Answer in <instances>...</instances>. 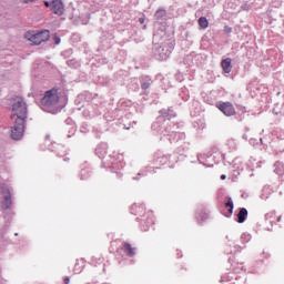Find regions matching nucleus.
<instances>
[{
	"mask_svg": "<svg viewBox=\"0 0 284 284\" xmlns=\"http://www.w3.org/2000/svg\"><path fill=\"white\" fill-rule=\"evenodd\" d=\"M28 115V109L24 100L21 98H14L12 104L11 119L13 121L26 122Z\"/></svg>",
	"mask_w": 284,
	"mask_h": 284,
	"instance_id": "obj_1",
	"label": "nucleus"
},
{
	"mask_svg": "<svg viewBox=\"0 0 284 284\" xmlns=\"http://www.w3.org/2000/svg\"><path fill=\"white\" fill-rule=\"evenodd\" d=\"M26 39L30 41L33 45H40L43 42H47L50 39V31H28L26 33Z\"/></svg>",
	"mask_w": 284,
	"mask_h": 284,
	"instance_id": "obj_2",
	"label": "nucleus"
},
{
	"mask_svg": "<svg viewBox=\"0 0 284 284\" xmlns=\"http://www.w3.org/2000/svg\"><path fill=\"white\" fill-rule=\"evenodd\" d=\"M60 101L58 89H50L45 91L44 97L41 100L42 108L48 111L50 108H54Z\"/></svg>",
	"mask_w": 284,
	"mask_h": 284,
	"instance_id": "obj_3",
	"label": "nucleus"
},
{
	"mask_svg": "<svg viewBox=\"0 0 284 284\" xmlns=\"http://www.w3.org/2000/svg\"><path fill=\"white\" fill-rule=\"evenodd\" d=\"M216 108L226 116L236 114V109L232 102H217Z\"/></svg>",
	"mask_w": 284,
	"mask_h": 284,
	"instance_id": "obj_4",
	"label": "nucleus"
},
{
	"mask_svg": "<svg viewBox=\"0 0 284 284\" xmlns=\"http://www.w3.org/2000/svg\"><path fill=\"white\" fill-rule=\"evenodd\" d=\"M24 123L26 122L14 121V125L11 129V138L13 140H20L23 136Z\"/></svg>",
	"mask_w": 284,
	"mask_h": 284,
	"instance_id": "obj_5",
	"label": "nucleus"
},
{
	"mask_svg": "<svg viewBox=\"0 0 284 284\" xmlns=\"http://www.w3.org/2000/svg\"><path fill=\"white\" fill-rule=\"evenodd\" d=\"M51 11L55 16L62 17L64 13V4H63L62 0H52L51 1Z\"/></svg>",
	"mask_w": 284,
	"mask_h": 284,
	"instance_id": "obj_6",
	"label": "nucleus"
},
{
	"mask_svg": "<svg viewBox=\"0 0 284 284\" xmlns=\"http://www.w3.org/2000/svg\"><path fill=\"white\" fill-rule=\"evenodd\" d=\"M12 205V200H11V193L9 190L3 191V201L1 203V206L3 210L10 209Z\"/></svg>",
	"mask_w": 284,
	"mask_h": 284,
	"instance_id": "obj_7",
	"label": "nucleus"
},
{
	"mask_svg": "<svg viewBox=\"0 0 284 284\" xmlns=\"http://www.w3.org/2000/svg\"><path fill=\"white\" fill-rule=\"evenodd\" d=\"M221 67L224 71V73L230 74L232 72L233 65H232V58H226L221 61Z\"/></svg>",
	"mask_w": 284,
	"mask_h": 284,
	"instance_id": "obj_8",
	"label": "nucleus"
},
{
	"mask_svg": "<svg viewBox=\"0 0 284 284\" xmlns=\"http://www.w3.org/2000/svg\"><path fill=\"white\" fill-rule=\"evenodd\" d=\"M247 220V209L242 207L237 214V222L244 223Z\"/></svg>",
	"mask_w": 284,
	"mask_h": 284,
	"instance_id": "obj_9",
	"label": "nucleus"
},
{
	"mask_svg": "<svg viewBox=\"0 0 284 284\" xmlns=\"http://www.w3.org/2000/svg\"><path fill=\"white\" fill-rule=\"evenodd\" d=\"M197 24L202 30H206L210 26V22L206 17H200L197 20Z\"/></svg>",
	"mask_w": 284,
	"mask_h": 284,
	"instance_id": "obj_10",
	"label": "nucleus"
},
{
	"mask_svg": "<svg viewBox=\"0 0 284 284\" xmlns=\"http://www.w3.org/2000/svg\"><path fill=\"white\" fill-rule=\"evenodd\" d=\"M225 207L229 209L227 214H225V215L231 216L234 212V202H233L232 197H229L227 202L225 203Z\"/></svg>",
	"mask_w": 284,
	"mask_h": 284,
	"instance_id": "obj_11",
	"label": "nucleus"
},
{
	"mask_svg": "<svg viewBox=\"0 0 284 284\" xmlns=\"http://www.w3.org/2000/svg\"><path fill=\"white\" fill-rule=\"evenodd\" d=\"M166 16V10L165 9H158L154 13V18L156 20H160Z\"/></svg>",
	"mask_w": 284,
	"mask_h": 284,
	"instance_id": "obj_12",
	"label": "nucleus"
},
{
	"mask_svg": "<svg viewBox=\"0 0 284 284\" xmlns=\"http://www.w3.org/2000/svg\"><path fill=\"white\" fill-rule=\"evenodd\" d=\"M224 32L227 33V34L232 33V28L230 26H225L224 27Z\"/></svg>",
	"mask_w": 284,
	"mask_h": 284,
	"instance_id": "obj_13",
	"label": "nucleus"
},
{
	"mask_svg": "<svg viewBox=\"0 0 284 284\" xmlns=\"http://www.w3.org/2000/svg\"><path fill=\"white\" fill-rule=\"evenodd\" d=\"M124 250H132V245L129 243H124Z\"/></svg>",
	"mask_w": 284,
	"mask_h": 284,
	"instance_id": "obj_14",
	"label": "nucleus"
},
{
	"mask_svg": "<svg viewBox=\"0 0 284 284\" xmlns=\"http://www.w3.org/2000/svg\"><path fill=\"white\" fill-rule=\"evenodd\" d=\"M37 0H22L23 3L28 4V3H33L36 2Z\"/></svg>",
	"mask_w": 284,
	"mask_h": 284,
	"instance_id": "obj_15",
	"label": "nucleus"
},
{
	"mask_svg": "<svg viewBox=\"0 0 284 284\" xmlns=\"http://www.w3.org/2000/svg\"><path fill=\"white\" fill-rule=\"evenodd\" d=\"M44 6H45L47 8H52V2L45 1V2H44Z\"/></svg>",
	"mask_w": 284,
	"mask_h": 284,
	"instance_id": "obj_16",
	"label": "nucleus"
},
{
	"mask_svg": "<svg viewBox=\"0 0 284 284\" xmlns=\"http://www.w3.org/2000/svg\"><path fill=\"white\" fill-rule=\"evenodd\" d=\"M54 41H55V44H60L61 39H60L59 37H55V38H54Z\"/></svg>",
	"mask_w": 284,
	"mask_h": 284,
	"instance_id": "obj_17",
	"label": "nucleus"
},
{
	"mask_svg": "<svg viewBox=\"0 0 284 284\" xmlns=\"http://www.w3.org/2000/svg\"><path fill=\"white\" fill-rule=\"evenodd\" d=\"M149 88V84L148 83H142V89L143 90H146Z\"/></svg>",
	"mask_w": 284,
	"mask_h": 284,
	"instance_id": "obj_18",
	"label": "nucleus"
},
{
	"mask_svg": "<svg viewBox=\"0 0 284 284\" xmlns=\"http://www.w3.org/2000/svg\"><path fill=\"white\" fill-rule=\"evenodd\" d=\"M64 284H70V278L69 277H64Z\"/></svg>",
	"mask_w": 284,
	"mask_h": 284,
	"instance_id": "obj_19",
	"label": "nucleus"
},
{
	"mask_svg": "<svg viewBox=\"0 0 284 284\" xmlns=\"http://www.w3.org/2000/svg\"><path fill=\"white\" fill-rule=\"evenodd\" d=\"M221 180H226V175H221Z\"/></svg>",
	"mask_w": 284,
	"mask_h": 284,
	"instance_id": "obj_20",
	"label": "nucleus"
},
{
	"mask_svg": "<svg viewBox=\"0 0 284 284\" xmlns=\"http://www.w3.org/2000/svg\"><path fill=\"white\" fill-rule=\"evenodd\" d=\"M273 215H276V213H271V214H267V216H273Z\"/></svg>",
	"mask_w": 284,
	"mask_h": 284,
	"instance_id": "obj_21",
	"label": "nucleus"
},
{
	"mask_svg": "<svg viewBox=\"0 0 284 284\" xmlns=\"http://www.w3.org/2000/svg\"><path fill=\"white\" fill-rule=\"evenodd\" d=\"M281 219H282V216H277V222H280V221H281Z\"/></svg>",
	"mask_w": 284,
	"mask_h": 284,
	"instance_id": "obj_22",
	"label": "nucleus"
},
{
	"mask_svg": "<svg viewBox=\"0 0 284 284\" xmlns=\"http://www.w3.org/2000/svg\"><path fill=\"white\" fill-rule=\"evenodd\" d=\"M140 23H144V20H140Z\"/></svg>",
	"mask_w": 284,
	"mask_h": 284,
	"instance_id": "obj_23",
	"label": "nucleus"
},
{
	"mask_svg": "<svg viewBox=\"0 0 284 284\" xmlns=\"http://www.w3.org/2000/svg\"><path fill=\"white\" fill-rule=\"evenodd\" d=\"M132 251H128V254H131Z\"/></svg>",
	"mask_w": 284,
	"mask_h": 284,
	"instance_id": "obj_24",
	"label": "nucleus"
}]
</instances>
